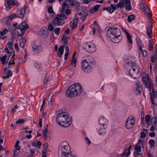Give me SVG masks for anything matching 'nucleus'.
<instances>
[{
  "label": "nucleus",
  "mask_w": 157,
  "mask_h": 157,
  "mask_svg": "<svg viewBox=\"0 0 157 157\" xmlns=\"http://www.w3.org/2000/svg\"><path fill=\"white\" fill-rule=\"evenodd\" d=\"M135 121L133 116H131L129 117L125 123L126 128L128 129H130L132 128L134 124Z\"/></svg>",
  "instance_id": "9d476101"
},
{
  "label": "nucleus",
  "mask_w": 157,
  "mask_h": 157,
  "mask_svg": "<svg viewBox=\"0 0 157 157\" xmlns=\"http://www.w3.org/2000/svg\"><path fill=\"white\" fill-rule=\"evenodd\" d=\"M8 32V31L7 29H4L2 31H1L0 32V34L1 36H3L5 35Z\"/></svg>",
  "instance_id": "c03bdc74"
},
{
  "label": "nucleus",
  "mask_w": 157,
  "mask_h": 157,
  "mask_svg": "<svg viewBox=\"0 0 157 157\" xmlns=\"http://www.w3.org/2000/svg\"><path fill=\"white\" fill-rule=\"evenodd\" d=\"M149 135L151 137H154L155 136V133L154 132H150L149 134Z\"/></svg>",
  "instance_id": "69168bd1"
},
{
  "label": "nucleus",
  "mask_w": 157,
  "mask_h": 157,
  "mask_svg": "<svg viewBox=\"0 0 157 157\" xmlns=\"http://www.w3.org/2000/svg\"><path fill=\"white\" fill-rule=\"evenodd\" d=\"M109 33L111 35L110 37L112 38V41L114 42L118 43L121 40L120 30L119 28L116 27L109 29L107 33L108 35Z\"/></svg>",
  "instance_id": "39448f33"
},
{
  "label": "nucleus",
  "mask_w": 157,
  "mask_h": 157,
  "mask_svg": "<svg viewBox=\"0 0 157 157\" xmlns=\"http://www.w3.org/2000/svg\"><path fill=\"white\" fill-rule=\"evenodd\" d=\"M128 2H130V0H120L119 2L117 4V6L118 7L123 8Z\"/></svg>",
  "instance_id": "f3484780"
},
{
  "label": "nucleus",
  "mask_w": 157,
  "mask_h": 157,
  "mask_svg": "<svg viewBox=\"0 0 157 157\" xmlns=\"http://www.w3.org/2000/svg\"><path fill=\"white\" fill-rule=\"evenodd\" d=\"M48 29L46 27H44L42 28L39 32L40 34L44 36V37H47L48 35V29H49V23H48Z\"/></svg>",
  "instance_id": "4468645a"
},
{
  "label": "nucleus",
  "mask_w": 157,
  "mask_h": 157,
  "mask_svg": "<svg viewBox=\"0 0 157 157\" xmlns=\"http://www.w3.org/2000/svg\"><path fill=\"white\" fill-rule=\"evenodd\" d=\"M50 18L53 17L55 15V13L54 12L52 6H50Z\"/></svg>",
  "instance_id": "c85d7f7f"
},
{
  "label": "nucleus",
  "mask_w": 157,
  "mask_h": 157,
  "mask_svg": "<svg viewBox=\"0 0 157 157\" xmlns=\"http://www.w3.org/2000/svg\"><path fill=\"white\" fill-rule=\"evenodd\" d=\"M132 68L129 70V74L130 76L134 79L138 78L137 75L140 70V67L136 64L134 62H131Z\"/></svg>",
  "instance_id": "423d86ee"
},
{
  "label": "nucleus",
  "mask_w": 157,
  "mask_h": 157,
  "mask_svg": "<svg viewBox=\"0 0 157 157\" xmlns=\"http://www.w3.org/2000/svg\"><path fill=\"white\" fill-rule=\"evenodd\" d=\"M146 5L145 3H143L140 5V7L144 10H145Z\"/></svg>",
  "instance_id": "6e6d98bb"
},
{
  "label": "nucleus",
  "mask_w": 157,
  "mask_h": 157,
  "mask_svg": "<svg viewBox=\"0 0 157 157\" xmlns=\"http://www.w3.org/2000/svg\"><path fill=\"white\" fill-rule=\"evenodd\" d=\"M26 42L25 39L24 38H22L21 40H20V46L22 48H23L24 47V45Z\"/></svg>",
  "instance_id": "bb28decb"
},
{
  "label": "nucleus",
  "mask_w": 157,
  "mask_h": 157,
  "mask_svg": "<svg viewBox=\"0 0 157 157\" xmlns=\"http://www.w3.org/2000/svg\"><path fill=\"white\" fill-rule=\"evenodd\" d=\"M35 150V149H34V150L33 151L31 149L30 150V154L29 152H26L25 153V155H27L28 157H33L34 156L33 154Z\"/></svg>",
  "instance_id": "7c9ffc66"
},
{
  "label": "nucleus",
  "mask_w": 157,
  "mask_h": 157,
  "mask_svg": "<svg viewBox=\"0 0 157 157\" xmlns=\"http://www.w3.org/2000/svg\"><path fill=\"white\" fill-rule=\"evenodd\" d=\"M132 148V146L131 145H130L129 147H128V148H127L125 151H126L127 150H128V152L126 153L125 155L126 157H128V156L130 154V150Z\"/></svg>",
  "instance_id": "a19ab883"
},
{
  "label": "nucleus",
  "mask_w": 157,
  "mask_h": 157,
  "mask_svg": "<svg viewBox=\"0 0 157 157\" xmlns=\"http://www.w3.org/2000/svg\"><path fill=\"white\" fill-rule=\"evenodd\" d=\"M29 27V25L26 24L25 22H23L21 23V24L19 25V27L16 28V29L17 30L19 29L20 31V32L17 31V34L19 36H22L24 35V32L23 31L25 29H27Z\"/></svg>",
  "instance_id": "1a4fd4ad"
},
{
  "label": "nucleus",
  "mask_w": 157,
  "mask_h": 157,
  "mask_svg": "<svg viewBox=\"0 0 157 157\" xmlns=\"http://www.w3.org/2000/svg\"><path fill=\"white\" fill-rule=\"evenodd\" d=\"M34 65L35 67L38 69L42 67V65L40 63H35Z\"/></svg>",
  "instance_id": "79ce46f5"
},
{
  "label": "nucleus",
  "mask_w": 157,
  "mask_h": 157,
  "mask_svg": "<svg viewBox=\"0 0 157 157\" xmlns=\"http://www.w3.org/2000/svg\"><path fill=\"white\" fill-rule=\"evenodd\" d=\"M142 53L144 57H146L147 56V53L146 50H143L142 51Z\"/></svg>",
  "instance_id": "e2e57ef3"
},
{
  "label": "nucleus",
  "mask_w": 157,
  "mask_h": 157,
  "mask_svg": "<svg viewBox=\"0 0 157 157\" xmlns=\"http://www.w3.org/2000/svg\"><path fill=\"white\" fill-rule=\"evenodd\" d=\"M69 7L68 3H67L66 2H63L62 3V8L63 9H64L65 8H68Z\"/></svg>",
  "instance_id": "864d4df0"
},
{
  "label": "nucleus",
  "mask_w": 157,
  "mask_h": 157,
  "mask_svg": "<svg viewBox=\"0 0 157 157\" xmlns=\"http://www.w3.org/2000/svg\"><path fill=\"white\" fill-rule=\"evenodd\" d=\"M141 125H142V124H143V125H144V115L143 116L142 113L141 114Z\"/></svg>",
  "instance_id": "052dcab7"
},
{
  "label": "nucleus",
  "mask_w": 157,
  "mask_h": 157,
  "mask_svg": "<svg viewBox=\"0 0 157 157\" xmlns=\"http://www.w3.org/2000/svg\"><path fill=\"white\" fill-rule=\"evenodd\" d=\"M136 93L137 95H138L140 94L142 91V85L141 83L138 81L136 82Z\"/></svg>",
  "instance_id": "dca6fc26"
},
{
  "label": "nucleus",
  "mask_w": 157,
  "mask_h": 157,
  "mask_svg": "<svg viewBox=\"0 0 157 157\" xmlns=\"http://www.w3.org/2000/svg\"><path fill=\"white\" fill-rule=\"evenodd\" d=\"M7 18L8 21H11L14 18L12 17H11V15L7 16Z\"/></svg>",
  "instance_id": "338daca9"
},
{
  "label": "nucleus",
  "mask_w": 157,
  "mask_h": 157,
  "mask_svg": "<svg viewBox=\"0 0 157 157\" xmlns=\"http://www.w3.org/2000/svg\"><path fill=\"white\" fill-rule=\"evenodd\" d=\"M76 63V59H72L71 61V65L72 67L74 65V67H75Z\"/></svg>",
  "instance_id": "c9c22d12"
},
{
  "label": "nucleus",
  "mask_w": 157,
  "mask_h": 157,
  "mask_svg": "<svg viewBox=\"0 0 157 157\" xmlns=\"http://www.w3.org/2000/svg\"><path fill=\"white\" fill-rule=\"evenodd\" d=\"M99 122L100 124L104 125L107 124L108 121L103 116H101L99 119Z\"/></svg>",
  "instance_id": "4be33fe9"
},
{
  "label": "nucleus",
  "mask_w": 157,
  "mask_h": 157,
  "mask_svg": "<svg viewBox=\"0 0 157 157\" xmlns=\"http://www.w3.org/2000/svg\"><path fill=\"white\" fill-rule=\"evenodd\" d=\"M140 153L138 152V151H134V155L135 156H137L139 155H140Z\"/></svg>",
  "instance_id": "774afa93"
},
{
  "label": "nucleus",
  "mask_w": 157,
  "mask_h": 157,
  "mask_svg": "<svg viewBox=\"0 0 157 157\" xmlns=\"http://www.w3.org/2000/svg\"><path fill=\"white\" fill-rule=\"evenodd\" d=\"M25 121V120L23 119H19L17 121L16 123L17 124H20L23 123Z\"/></svg>",
  "instance_id": "3c124183"
},
{
  "label": "nucleus",
  "mask_w": 157,
  "mask_h": 157,
  "mask_svg": "<svg viewBox=\"0 0 157 157\" xmlns=\"http://www.w3.org/2000/svg\"><path fill=\"white\" fill-rule=\"evenodd\" d=\"M67 36L64 34L63 35L62 38V41L64 43H65V44L67 43Z\"/></svg>",
  "instance_id": "5fc2aeb1"
},
{
  "label": "nucleus",
  "mask_w": 157,
  "mask_h": 157,
  "mask_svg": "<svg viewBox=\"0 0 157 157\" xmlns=\"http://www.w3.org/2000/svg\"><path fill=\"white\" fill-rule=\"evenodd\" d=\"M149 49L150 51H151L153 49V47L152 42H151V40L149 41Z\"/></svg>",
  "instance_id": "4d7b16f0"
},
{
  "label": "nucleus",
  "mask_w": 157,
  "mask_h": 157,
  "mask_svg": "<svg viewBox=\"0 0 157 157\" xmlns=\"http://www.w3.org/2000/svg\"><path fill=\"white\" fill-rule=\"evenodd\" d=\"M123 30L126 35L128 42L132 44V40L130 34L124 29H123Z\"/></svg>",
  "instance_id": "5701e85b"
},
{
  "label": "nucleus",
  "mask_w": 157,
  "mask_h": 157,
  "mask_svg": "<svg viewBox=\"0 0 157 157\" xmlns=\"http://www.w3.org/2000/svg\"><path fill=\"white\" fill-rule=\"evenodd\" d=\"M83 48L86 51L89 52H93L96 49L95 45L91 43H85L83 45Z\"/></svg>",
  "instance_id": "0eeeda50"
},
{
  "label": "nucleus",
  "mask_w": 157,
  "mask_h": 157,
  "mask_svg": "<svg viewBox=\"0 0 157 157\" xmlns=\"http://www.w3.org/2000/svg\"><path fill=\"white\" fill-rule=\"evenodd\" d=\"M42 144L40 141H38L36 144V147H37L38 148H40L41 145Z\"/></svg>",
  "instance_id": "13d9d810"
},
{
  "label": "nucleus",
  "mask_w": 157,
  "mask_h": 157,
  "mask_svg": "<svg viewBox=\"0 0 157 157\" xmlns=\"http://www.w3.org/2000/svg\"><path fill=\"white\" fill-rule=\"evenodd\" d=\"M142 79L145 87L148 88L149 91H150L151 89L153 87V85L152 82L150 79L148 75H145L143 77Z\"/></svg>",
  "instance_id": "6e6552de"
},
{
  "label": "nucleus",
  "mask_w": 157,
  "mask_h": 157,
  "mask_svg": "<svg viewBox=\"0 0 157 157\" xmlns=\"http://www.w3.org/2000/svg\"><path fill=\"white\" fill-rule=\"evenodd\" d=\"M64 2H66L67 3H68V5H71L72 6L75 5L74 1L72 0H65Z\"/></svg>",
  "instance_id": "72a5a7b5"
},
{
  "label": "nucleus",
  "mask_w": 157,
  "mask_h": 157,
  "mask_svg": "<svg viewBox=\"0 0 157 157\" xmlns=\"http://www.w3.org/2000/svg\"><path fill=\"white\" fill-rule=\"evenodd\" d=\"M82 91L81 85L79 83L71 85L67 90L66 94L67 97L72 98L80 95Z\"/></svg>",
  "instance_id": "7ed1b4c3"
},
{
  "label": "nucleus",
  "mask_w": 157,
  "mask_h": 157,
  "mask_svg": "<svg viewBox=\"0 0 157 157\" xmlns=\"http://www.w3.org/2000/svg\"><path fill=\"white\" fill-rule=\"evenodd\" d=\"M155 143V141L152 139H151L149 141V144L151 147H153L154 146Z\"/></svg>",
  "instance_id": "37998d69"
},
{
  "label": "nucleus",
  "mask_w": 157,
  "mask_h": 157,
  "mask_svg": "<svg viewBox=\"0 0 157 157\" xmlns=\"http://www.w3.org/2000/svg\"><path fill=\"white\" fill-rule=\"evenodd\" d=\"M19 142V140H17L16 143H15V147L16 148V149L18 150H20L21 147L20 146H18V144Z\"/></svg>",
  "instance_id": "a18cd8bd"
},
{
  "label": "nucleus",
  "mask_w": 157,
  "mask_h": 157,
  "mask_svg": "<svg viewBox=\"0 0 157 157\" xmlns=\"http://www.w3.org/2000/svg\"><path fill=\"white\" fill-rule=\"evenodd\" d=\"M152 27V25L151 22V21L149 25V26L147 27V36L150 37L151 38V35L152 33V31L151 28Z\"/></svg>",
  "instance_id": "412c9836"
},
{
  "label": "nucleus",
  "mask_w": 157,
  "mask_h": 157,
  "mask_svg": "<svg viewBox=\"0 0 157 157\" xmlns=\"http://www.w3.org/2000/svg\"><path fill=\"white\" fill-rule=\"evenodd\" d=\"M106 132L105 129L104 128H101L98 130V132L100 135H103L105 134Z\"/></svg>",
  "instance_id": "c756f323"
},
{
  "label": "nucleus",
  "mask_w": 157,
  "mask_h": 157,
  "mask_svg": "<svg viewBox=\"0 0 157 157\" xmlns=\"http://www.w3.org/2000/svg\"><path fill=\"white\" fill-rule=\"evenodd\" d=\"M48 130V125L47 124L43 132V135L44 138L46 139L47 138V135Z\"/></svg>",
  "instance_id": "a878e982"
},
{
  "label": "nucleus",
  "mask_w": 157,
  "mask_h": 157,
  "mask_svg": "<svg viewBox=\"0 0 157 157\" xmlns=\"http://www.w3.org/2000/svg\"><path fill=\"white\" fill-rule=\"evenodd\" d=\"M56 120L59 125L65 127L69 126L72 122L71 116L65 112H62L58 114Z\"/></svg>",
  "instance_id": "f257e3e1"
},
{
  "label": "nucleus",
  "mask_w": 157,
  "mask_h": 157,
  "mask_svg": "<svg viewBox=\"0 0 157 157\" xmlns=\"http://www.w3.org/2000/svg\"><path fill=\"white\" fill-rule=\"evenodd\" d=\"M27 8V6L25 5L24 7L22 8L19 11L17 12V17L18 18L23 17L25 14V9Z\"/></svg>",
  "instance_id": "2eb2a0df"
},
{
  "label": "nucleus",
  "mask_w": 157,
  "mask_h": 157,
  "mask_svg": "<svg viewBox=\"0 0 157 157\" xmlns=\"http://www.w3.org/2000/svg\"><path fill=\"white\" fill-rule=\"evenodd\" d=\"M157 59V55H155L152 56L151 58V61L152 63L155 62L156 61V59Z\"/></svg>",
  "instance_id": "49530a36"
},
{
  "label": "nucleus",
  "mask_w": 157,
  "mask_h": 157,
  "mask_svg": "<svg viewBox=\"0 0 157 157\" xmlns=\"http://www.w3.org/2000/svg\"><path fill=\"white\" fill-rule=\"evenodd\" d=\"M138 144H141L142 147H144V142L143 140L140 139L138 140Z\"/></svg>",
  "instance_id": "8fccbe9b"
},
{
  "label": "nucleus",
  "mask_w": 157,
  "mask_h": 157,
  "mask_svg": "<svg viewBox=\"0 0 157 157\" xmlns=\"http://www.w3.org/2000/svg\"><path fill=\"white\" fill-rule=\"evenodd\" d=\"M125 8L127 10H129L132 9V6L130 4V2L128 3L125 6Z\"/></svg>",
  "instance_id": "ea45409f"
},
{
  "label": "nucleus",
  "mask_w": 157,
  "mask_h": 157,
  "mask_svg": "<svg viewBox=\"0 0 157 157\" xmlns=\"http://www.w3.org/2000/svg\"><path fill=\"white\" fill-rule=\"evenodd\" d=\"M78 20V18L76 17L74 19L72 22H70V25L72 26V28L73 29H74L77 27Z\"/></svg>",
  "instance_id": "a211bd4d"
},
{
  "label": "nucleus",
  "mask_w": 157,
  "mask_h": 157,
  "mask_svg": "<svg viewBox=\"0 0 157 157\" xmlns=\"http://www.w3.org/2000/svg\"><path fill=\"white\" fill-rule=\"evenodd\" d=\"M65 46V44L60 45L59 48V52L57 53V54L59 57L60 58L63 54L64 49Z\"/></svg>",
  "instance_id": "aec40b11"
},
{
  "label": "nucleus",
  "mask_w": 157,
  "mask_h": 157,
  "mask_svg": "<svg viewBox=\"0 0 157 157\" xmlns=\"http://www.w3.org/2000/svg\"><path fill=\"white\" fill-rule=\"evenodd\" d=\"M6 3L7 4L5 3V5L7 9L10 8L13 6H17L19 5L18 2L14 0H7L6 1Z\"/></svg>",
  "instance_id": "9b49d317"
},
{
  "label": "nucleus",
  "mask_w": 157,
  "mask_h": 157,
  "mask_svg": "<svg viewBox=\"0 0 157 157\" xmlns=\"http://www.w3.org/2000/svg\"><path fill=\"white\" fill-rule=\"evenodd\" d=\"M151 120V117L149 115H147L145 116V121L147 123L149 122Z\"/></svg>",
  "instance_id": "de8ad7c7"
},
{
  "label": "nucleus",
  "mask_w": 157,
  "mask_h": 157,
  "mask_svg": "<svg viewBox=\"0 0 157 157\" xmlns=\"http://www.w3.org/2000/svg\"><path fill=\"white\" fill-rule=\"evenodd\" d=\"M111 9L113 10V12L116 10V6L114 4H111L110 5Z\"/></svg>",
  "instance_id": "680f3d73"
},
{
  "label": "nucleus",
  "mask_w": 157,
  "mask_h": 157,
  "mask_svg": "<svg viewBox=\"0 0 157 157\" xmlns=\"http://www.w3.org/2000/svg\"><path fill=\"white\" fill-rule=\"evenodd\" d=\"M7 57V56L6 55L4 56H3L2 57L0 58V60L1 61L2 63L4 65L6 60V58Z\"/></svg>",
  "instance_id": "e433bc0d"
},
{
  "label": "nucleus",
  "mask_w": 157,
  "mask_h": 157,
  "mask_svg": "<svg viewBox=\"0 0 157 157\" xmlns=\"http://www.w3.org/2000/svg\"><path fill=\"white\" fill-rule=\"evenodd\" d=\"M85 140L88 144L90 145V144L91 142L87 137H86L85 138Z\"/></svg>",
  "instance_id": "0e129e2a"
},
{
  "label": "nucleus",
  "mask_w": 157,
  "mask_h": 157,
  "mask_svg": "<svg viewBox=\"0 0 157 157\" xmlns=\"http://www.w3.org/2000/svg\"><path fill=\"white\" fill-rule=\"evenodd\" d=\"M103 10H106L111 13L113 12V10H112L111 7H104L103 8Z\"/></svg>",
  "instance_id": "f704fd0d"
},
{
  "label": "nucleus",
  "mask_w": 157,
  "mask_h": 157,
  "mask_svg": "<svg viewBox=\"0 0 157 157\" xmlns=\"http://www.w3.org/2000/svg\"><path fill=\"white\" fill-rule=\"evenodd\" d=\"M135 16L134 15H131L128 16V20L129 22H131L134 20Z\"/></svg>",
  "instance_id": "473e14b6"
},
{
  "label": "nucleus",
  "mask_w": 157,
  "mask_h": 157,
  "mask_svg": "<svg viewBox=\"0 0 157 157\" xmlns=\"http://www.w3.org/2000/svg\"><path fill=\"white\" fill-rule=\"evenodd\" d=\"M60 31V28H57L55 30V33L56 34L59 35Z\"/></svg>",
  "instance_id": "603ef678"
},
{
  "label": "nucleus",
  "mask_w": 157,
  "mask_h": 157,
  "mask_svg": "<svg viewBox=\"0 0 157 157\" xmlns=\"http://www.w3.org/2000/svg\"><path fill=\"white\" fill-rule=\"evenodd\" d=\"M153 87H152V88L151 89L150 93L151 94V99L152 104L155 106L157 105L156 103L154 102V98L156 97L157 95V92L155 91H154Z\"/></svg>",
  "instance_id": "ddd939ff"
},
{
  "label": "nucleus",
  "mask_w": 157,
  "mask_h": 157,
  "mask_svg": "<svg viewBox=\"0 0 157 157\" xmlns=\"http://www.w3.org/2000/svg\"><path fill=\"white\" fill-rule=\"evenodd\" d=\"M64 16H65L64 14L62 15H59L55 18V21L58 25H62L65 23V21L63 18H65Z\"/></svg>",
  "instance_id": "f8f14e48"
},
{
  "label": "nucleus",
  "mask_w": 157,
  "mask_h": 157,
  "mask_svg": "<svg viewBox=\"0 0 157 157\" xmlns=\"http://www.w3.org/2000/svg\"><path fill=\"white\" fill-rule=\"evenodd\" d=\"M95 64V62L93 58L88 57L86 59L83 60L82 62V67L83 70L86 72H89L91 71L92 67Z\"/></svg>",
  "instance_id": "20e7f679"
},
{
  "label": "nucleus",
  "mask_w": 157,
  "mask_h": 157,
  "mask_svg": "<svg viewBox=\"0 0 157 157\" xmlns=\"http://www.w3.org/2000/svg\"><path fill=\"white\" fill-rule=\"evenodd\" d=\"M49 79V78L46 76L44 80V83L46 84L48 82Z\"/></svg>",
  "instance_id": "bf43d9fd"
},
{
  "label": "nucleus",
  "mask_w": 157,
  "mask_h": 157,
  "mask_svg": "<svg viewBox=\"0 0 157 157\" xmlns=\"http://www.w3.org/2000/svg\"><path fill=\"white\" fill-rule=\"evenodd\" d=\"M48 144L44 143L43 144L44 149L43 150L42 152H46L48 147Z\"/></svg>",
  "instance_id": "4c0bfd02"
},
{
  "label": "nucleus",
  "mask_w": 157,
  "mask_h": 157,
  "mask_svg": "<svg viewBox=\"0 0 157 157\" xmlns=\"http://www.w3.org/2000/svg\"><path fill=\"white\" fill-rule=\"evenodd\" d=\"M33 50L36 52L39 53L42 51V49L41 46H37L34 44L33 46Z\"/></svg>",
  "instance_id": "6ab92c4d"
},
{
  "label": "nucleus",
  "mask_w": 157,
  "mask_h": 157,
  "mask_svg": "<svg viewBox=\"0 0 157 157\" xmlns=\"http://www.w3.org/2000/svg\"><path fill=\"white\" fill-rule=\"evenodd\" d=\"M4 73L6 75H3L2 76V77L3 78H8L12 75L11 71L10 70H9L7 72H6Z\"/></svg>",
  "instance_id": "b1692460"
},
{
  "label": "nucleus",
  "mask_w": 157,
  "mask_h": 157,
  "mask_svg": "<svg viewBox=\"0 0 157 157\" xmlns=\"http://www.w3.org/2000/svg\"><path fill=\"white\" fill-rule=\"evenodd\" d=\"M144 132H141L140 136V138H143L146 137V134L147 133V129L144 128L143 129Z\"/></svg>",
  "instance_id": "cd10ccee"
},
{
  "label": "nucleus",
  "mask_w": 157,
  "mask_h": 157,
  "mask_svg": "<svg viewBox=\"0 0 157 157\" xmlns=\"http://www.w3.org/2000/svg\"><path fill=\"white\" fill-rule=\"evenodd\" d=\"M58 152L62 155V157H77L72 153L70 146L66 141L61 143L59 147Z\"/></svg>",
  "instance_id": "f03ea898"
},
{
  "label": "nucleus",
  "mask_w": 157,
  "mask_h": 157,
  "mask_svg": "<svg viewBox=\"0 0 157 157\" xmlns=\"http://www.w3.org/2000/svg\"><path fill=\"white\" fill-rule=\"evenodd\" d=\"M13 41H9L7 43V45L9 48L10 49L13 50Z\"/></svg>",
  "instance_id": "2f4dec72"
},
{
  "label": "nucleus",
  "mask_w": 157,
  "mask_h": 157,
  "mask_svg": "<svg viewBox=\"0 0 157 157\" xmlns=\"http://www.w3.org/2000/svg\"><path fill=\"white\" fill-rule=\"evenodd\" d=\"M100 6V5H97L95 6L93 9L90 10V11L91 13H94L97 11L98 9Z\"/></svg>",
  "instance_id": "393cba45"
},
{
  "label": "nucleus",
  "mask_w": 157,
  "mask_h": 157,
  "mask_svg": "<svg viewBox=\"0 0 157 157\" xmlns=\"http://www.w3.org/2000/svg\"><path fill=\"white\" fill-rule=\"evenodd\" d=\"M157 122V119L156 117H153L151 118V124H155Z\"/></svg>",
  "instance_id": "58836bf2"
},
{
  "label": "nucleus",
  "mask_w": 157,
  "mask_h": 157,
  "mask_svg": "<svg viewBox=\"0 0 157 157\" xmlns=\"http://www.w3.org/2000/svg\"><path fill=\"white\" fill-rule=\"evenodd\" d=\"M135 148L137 151L139 152H140L141 151V146L139 145H136L135 147Z\"/></svg>",
  "instance_id": "09e8293b"
}]
</instances>
